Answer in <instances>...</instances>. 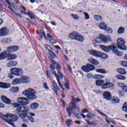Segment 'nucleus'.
Masks as SVG:
<instances>
[{"label": "nucleus", "instance_id": "nucleus-54", "mask_svg": "<svg viewBox=\"0 0 127 127\" xmlns=\"http://www.w3.org/2000/svg\"><path fill=\"white\" fill-rule=\"evenodd\" d=\"M101 88L104 90H105V89H108V84L107 82L102 84V85L101 86Z\"/></svg>", "mask_w": 127, "mask_h": 127}, {"label": "nucleus", "instance_id": "nucleus-23", "mask_svg": "<svg viewBox=\"0 0 127 127\" xmlns=\"http://www.w3.org/2000/svg\"><path fill=\"white\" fill-rule=\"evenodd\" d=\"M99 26L100 29L106 30L108 27V25H107V24L104 22H101L100 23Z\"/></svg>", "mask_w": 127, "mask_h": 127}, {"label": "nucleus", "instance_id": "nucleus-31", "mask_svg": "<svg viewBox=\"0 0 127 127\" xmlns=\"http://www.w3.org/2000/svg\"><path fill=\"white\" fill-rule=\"evenodd\" d=\"M17 58V56L16 55L11 54L10 55H9L8 56V61L9 60H14V59H16Z\"/></svg>", "mask_w": 127, "mask_h": 127}, {"label": "nucleus", "instance_id": "nucleus-3", "mask_svg": "<svg viewBox=\"0 0 127 127\" xmlns=\"http://www.w3.org/2000/svg\"><path fill=\"white\" fill-rule=\"evenodd\" d=\"M13 106L15 108H17L16 112L18 114H20V113H28L29 112V108L28 107L20 106L18 103H13Z\"/></svg>", "mask_w": 127, "mask_h": 127}, {"label": "nucleus", "instance_id": "nucleus-28", "mask_svg": "<svg viewBox=\"0 0 127 127\" xmlns=\"http://www.w3.org/2000/svg\"><path fill=\"white\" fill-rule=\"evenodd\" d=\"M54 75L55 77H56V79L58 81L60 87H61V88L63 89V91H64V90H65V88H63V87H62V85L61 84V83H60V79H59V77L58 76V75H57V73H56V71H54Z\"/></svg>", "mask_w": 127, "mask_h": 127}, {"label": "nucleus", "instance_id": "nucleus-6", "mask_svg": "<svg viewBox=\"0 0 127 127\" xmlns=\"http://www.w3.org/2000/svg\"><path fill=\"white\" fill-rule=\"evenodd\" d=\"M94 42H96L97 43H102V42H104V43H108V39L103 34L99 35V38H96L94 40Z\"/></svg>", "mask_w": 127, "mask_h": 127}, {"label": "nucleus", "instance_id": "nucleus-41", "mask_svg": "<svg viewBox=\"0 0 127 127\" xmlns=\"http://www.w3.org/2000/svg\"><path fill=\"white\" fill-rule=\"evenodd\" d=\"M19 115L20 118L21 119H25V118H27V114L26 113H19Z\"/></svg>", "mask_w": 127, "mask_h": 127}, {"label": "nucleus", "instance_id": "nucleus-10", "mask_svg": "<svg viewBox=\"0 0 127 127\" xmlns=\"http://www.w3.org/2000/svg\"><path fill=\"white\" fill-rule=\"evenodd\" d=\"M9 54L7 50L6 51L3 52L0 54V60H4V59L7 58V57L8 58Z\"/></svg>", "mask_w": 127, "mask_h": 127}, {"label": "nucleus", "instance_id": "nucleus-46", "mask_svg": "<svg viewBox=\"0 0 127 127\" xmlns=\"http://www.w3.org/2000/svg\"><path fill=\"white\" fill-rule=\"evenodd\" d=\"M112 103L114 104H117L120 103V99L118 98H115L112 100Z\"/></svg>", "mask_w": 127, "mask_h": 127}, {"label": "nucleus", "instance_id": "nucleus-9", "mask_svg": "<svg viewBox=\"0 0 127 127\" xmlns=\"http://www.w3.org/2000/svg\"><path fill=\"white\" fill-rule=\"evenodd\" d=\"M27 98L25 97H19L17 98L18 103L24 106L27 105Z\"/></svg>", "mask_w": 127, "mask_h": 127}, {"label": "nucleus", "instance_id": "nucleus-2", "mask_svg": "<svg viewBox=\"0 0 127 127\" xmlns=\"http://www.w3.org/2000/svg\"><path fill=\"white\" fill-rule=\"evenodd\" d=\"M22 95L25 96V97H27L30 100H36L37 98V96H36V90L31 88L23 91Z\"/></svg>", "mask_w": 127, "mask_h": 127}, {"label": "nucleus", "instance_id": "nucleus-52", "mask_svg": "<svg viewBox=\"0 0 127 127\" xmlns=\"http://www.w3.org/2000/svg\"><path fill=\"white\" fill-rule=\"evenodd\" d=\"M120 64L122 66L124 67H127V62L126 61H121L120 62Z\"/></svg>", "mask_w": 127, "mask_h": 127}, {"label": "nucleus", "instance_id": "nucleus-39", "mask_svg": "<svg viewBox=\"0 0 127 127\" xmlns=\"http://www.w3.org/2000/svg\"><path fill=\"white\" fill-rule=\"evenodd\" d=\"M45 50L48 51V53H50L52 51V48H51L49 45H45Z\"/></svg>", "mask_w": 127, "mask_h": 127}, {"label": "nucleus", "instance_id": "nucleus-53", "mask_svg": "<svg viewBox=\"0 0 127 127\" xmlns=\"http://www.w3.org/2000/svg\"><path fill=\"white\" fill-rule=\"evenodd\" d=\"M71 16L72 17V18L76 20H78V19H79L78 15L77 14H71Z\"/></svg>", "mask_w": 127, "mask_h": 127}, {"label": "nucleus", "instance_id": "nucleus-45", "mask_svg": "<svg viewBox=\"0 0 127 127\" xmlns=\"http://www.w3.org/2000/svg\"><path fill=\"white\" fill-rule=\"evenodd\" d=\"M104 77V75L101 74H97L94 76L95 79H103Z\"/></svg>", "mask_w": 127, "mask_h": 127}, {"label": "nucleus", "instance_id": "nucleus-38", "mask_svg": "<svg viewBox=\"0 0 127 127\" xmlns=\"http://www.w3.org/2000/svg\"><path fill=\"white\" fill-rule=\"evenodd\" d=\"M65 124L67 127H70V126H72V125H73V121H72V120L71 119H68L66 121Z\"/></svg>", "mask_w": 127, "mask_h": 127}, {"label": "nucleus", "instance_id": "nucleus-30", "mask_svg": "<svg viewBox=\"0 0 127 127\" xmlns=\"http://www.w3.org/2000/svg\"><path fill=\"white\" fill-rule=\"evenodd\" d=\"M86 66H87L88 72H90V71H93V70H95V66L90 64H88Z\"/></svg>", "mask_w": 127, "mask_h": 127}, {"label": "nucleus", "instance_id": "nucleus-62", "mask_svg": "<svg viewBox=\"0 0 127 127\" xmlns=\"http://www.w3.org/2000/svg\"><path fill=\"white\" fill-rule=\"evenodd\" d=\"M58 75H59V77L61 79H63V75H62V73H61V72H60V71H58Z\"/></svg>", "mask_w": 127, "mask_h": 127}, {"label": "nucleus", "instance_id": "nucleus-40", "mask_svg": "<svg viewBox=\"0 0 127 127\" xmlns=\"http://www.w3.org/2000/svg\"><path fill=\"white\" fill-rule=\"evenodd\" d=\"M116 78L118 80H126V77L124 75L121 74H117L116 75Z\"/></svg>", "mask_w": 127, "mask_h": 127}, {"label": "nucleus", "instance_id": "nucleus-47", "mask_svg": "<svg viewBox=\"0 0 127 127\" xmlns=\"http://www.w3.org/2000/svg\"><path fill=\"white\" fill-rule=\"evenodd\" d=\"M107 84L108 89L109 88H112V87H114V86H115V85L114 84V83H113V82H107Z\"/></svg>", "mask_w": 127, "mask_h": 127}, {"label": "nucleus", "instance_id": "nucleus-18", "mask_svg": "<svg viewBox=\"0 0 127 127\" xmlns=\"http://www.w3.org/2000/svg\"><path fill=\"white\" fill-rule=\"evenodd\" d=\"M52 84L54 86V91L56 95L57 96L58 95V90L59 91H60V88H59V87H58V85H57V84H56V82L54 81H52Z\"/></svg>", "mask_w": 127, "mask_h": 127}, {"label": "nucleus", "instance_id": "nucleus-27", "mask_svg": "<svg viewBox=\"0 0 127 127\" xmlns=\"http://www.w3.org/2000/svg\"><path fill=\"white\" fill-rule=\"evenodd\" d=\"M19 84H21V80L20 78H15L12 82V84L14 85H18Z\"/></svg>", "mask_w": 127, "mask_h": 127}, {"label": "nucleus", "instance_id": "nucleus-33", "mask_svg": "<svg viewBox=\"0 0 127 127\" xmlns=\"http://www.w3.org/2000/svg\"><path fill=\"white\" fill-rule=\"evenodd\" d=\"M19 90V87H13L10 89V92L12 93H17Z\"/></svg>", "mask_w": 127, "mask_h": 127}, {"label": "nucleus", "instance_id": "nucleus-25", "mask_svg": "<svg viewBox=\"0 0 127 127\" xmlns=\"http://www.w3.org/2000/svg\"><path fill=\"white\" fill-rule=\"evenodd\" d=\"M88 62L93 65H99V62L94 59L90 58L88 59Z\"/></svg>", "mask_w": 127, "mask_h": 127}, {"label": "nucleus", "instance_id": "nucleus-59", "mask_svg": "<svg viewBox=\"0 0 127 127\" xmlns=\"http://www.w3.org/2000/svg\"><path fill=\"white\" fill-rule=\"evenodd\" d=\"M43 87L46 90H49V87H48V85H47V83H46V82L43 83Z\"/></svg>", "mask_w": 127, "mask_h": 127}, {"label": "nucleus", "instance_id": "nucleus-15", "mask_svg": "<svg viewBox=\"0 0 127 127\" xmlns=\"http://www.w3.org/2000/svg\"><path fill=\"white\" fill-rule=\"evenodd\" d=\"M21 83H25V84H28L30 82V78L28 76H22L21 77Z\"/></svg>", "mask_w": 127, "mask_h": 127}, {"label": "nucleus", "instance_id": "nucleus-50", "mask_svg": "<svg viewBox=\"0 0 127 127\" xmlns=\"http://www.w3.org/2000/svg\"><path fill=\"white\" fill-rule=\"evenodd\" d=\"M49 54L50 55L52 58H56V55H55V54H54L52 51H51L50 53H49Z\"/></svg>", "mask_w": 127, "mask_h": 127}, {"label": "nucleus", "instance_id": "nucleus-64", "mask_svg": "<svg viewBox=\"0 0 127 127\" xmlns=\"http://www.w3.org/2000/svg\"><path fill=\"white\" fill-rule=\"evenodd\" d=\"M86 77L87 78H91L93 77V75L91 73H87Z\"/></svg>", "mask_w": 127, "mask_h": 127}, {"label": "nucleus", "instance_id": "nucleus-24", "mask_svg": "<svg viewBox=\"0 0 127 127\" xmlns=\"http://www.w3.org/2000/svg\"><path fill=\"white\" fill-rule=\"evenodd\" d=\"M49 60H50L53 64H54V65H56V68L58 71V72L60 71L61 68H60V65H59V64H57L56 62H55V61H54L53 60H52V59H51V58H49Z\"/></svg>", "mask_w": 127, "mask_h": 127}, {"label": "nucleus", "instance_id": "nucleus-32", "mask_svg": "<svg viewBox=\"0 0 127 127\" xmlns=\"http://www.w3.org/2000/svg\"><path fill=\"white\" fill-rule=\"evenodd\" d=\"M105 83V81L101 79H97L96 81L97 86H102Z\"/></svg>", "mask_w": 127, "mask_h": 127}, {"label": "nucleus", "instance_id": "nucleus-19", "mask_svg": "<svg viewBox=\"0 0 127 127\" xmlns=\"http://www.w3.org/2000/svg\"><path fill=\"white\" fill-rule=\"evenodd\" d=\"M88 52L91 55H93V56H95V57H99V55L100 54V52L95 51L94 50H91L88 51Z\"/></svg>", "mask_w": 127, "mask_h": 127}, {"label": "nucleus", "instance_id": "nucleus-43", "mask_svg": "<svg viewBox=\"0 0 127 127\" xmlns=\"http://www.w3.org/2000/svg\"><path fill=\"white\" fill-rule=\"evenodd\" d=\"M65 86L67 90H70V85L69 84V80L68 79L65 80Z\"/></svg>", "mask_w": 127, "mask_h": 127}, {"label": "nucleus", "instance_id": "nucleus-14", "mask_svg": "<svg viewBox=\"0 0 127 127\" xmlns=\"http://www.w3.org/2000/svg\"><path fill=\"white\" fill-rule=\"evenodd\" d=\"M79 34L77 32H73V33H70L68 36L70 39H72L74 40H77V38Z\"/></svg>", "mask_w": 127, "mask_h": 127}, {"label": "nucleus", "instance_id": "nucleus-63", "mask_svg": "<svg viewBox=\"0 0 127 127\" xmlns=\"http://www.w3.org/2000/svg\"><path fill=\"white\" fill-rule=\"evenodd\" d=\"M50 41L51 42V43H52V44H55V43H56V41H55V40H53V39H50Z\"/></svg>", "mask_w": 127, "mask_h": 127}, {"label": "nucleus", "instance_id": "nucleus-42", "mask_svg": "<svg viewBox=\"0 0 127 127\" xmlns=\"http://www.w3.org/2000/svg\"><path fill=\"white\" fill-rule=\"evenodd\" d=\"M81 70L85 72V73H89V69H88V67L87 65H83L81 66Z\"/></svg>", "mask_w": 127, "mask_h": 127}, {"label": "nucleus", "instance_id": "nucleus-61", "mask_svg": "<svg viewBox=\"0 0 127 127\" xmlns=\"http://www.w3.org/2000/svg\"><path fill=\"white\" fill-rule=\"evenodd\" d=\"M122 89L123 90V91H124V92H126V93H127V85H125L123 88Z\"/></svg>", "mask_w": 127, "mask_h": 127}, {"label": "nucleus", "instance_id": "nucleus-36", "mask_svg": "<svg viewBox=\"0 0 127 127\" xmlns=\"http://www.w3.org/2000/svg\"><path fill=\"white\" fill-rule=\"evenodd\" d=\"M93 19H95V20H96L97 21H101L102 19H103L102 16L99 15H94L93 17Z\"/></svg>", "mask_w": 127, "mask_h": 127}, {"label": "nucleus", "instance_id": "nucleus-4", "mask_svg": "<svg viewBox=\"0 0 127 127\" xmlns=\"http://www.w3.org/2000/svg\"><path fill=\"white\" fill-rule=\"evenodd\" d=\"M126 42L123 38H119L117 40V46L121 50H127V47L125 46Z\"/></svg>", "mask_w": 127, "mask_h": 127}, {"label": "nucleus", "instance_id": "nucleus-22", "mask_svg": "<svg viewBox=\"0 0 127 127\" xmlns=\"http://www.w3.org/2000/svg\"><path fill=\"white\" fill-rule=\"evenodd\" d=\"M112 51H113V53L116 54L117 56H119L120 57L123 56V54L121 52H120V51H118V50H117V47L115 46H114V48Z\"/></svg>", "mask_w": 127, "mask_h": 127}, {"label": "nucleus", "instance_id": "nucleus-13", "mask_svg": "<svg viewBox=\"0 0 127 127\" xmlns=\"http://www.w3.org/2000/svg\"><path fill=\"white\" fill-rule=\"evenodd\" d=\"M103 97L107 101H111L112 99V94L109 91H105L103 94Z\"/></svg>", "mask_w": 127, "mask_h": 127}, {"label": "nucleus", "instance_id": "nucleus-60", "mask_svg": "<svg viewBox=\"0 0 127 127\" xmlns=\"http://www.w3.org/2000/svg\"><path fill=\"white\" fill-rule=\"evenodd\" d=\"M106 39H107V42L108 41H113V39L109 35L107 36Z\"/></svg>", "mask_w": 127, "mask_h": 127}, {"label": "nucleus", "instance_id": "nucleus-35", "mask_svg": "<svg viewBox=\"0 0 127 127\" xmlns=\"http://www.w3.org/2000/svg\"><path fill=\"white\" fill-rule=\"evenodd\" d=\"M76 40L77 41H79V42H83L84 40H85V39H84V37L82 36L81 35H79L77 36V38L76 39Z\"/></svg>", "mask_w": 127, "mask_h": 127}, {"label": "nucleus", "instance_id": "nucleus-17", "mask_svg": "<svg viewBox=\"0 0 127 127\" xmlns=\"http://www.w3.org/2000/svg\"><path fill=\"white\" fill-rule=\"evenodd\" d=\"M1 99L2 101H3L5 104H6L7 105H10V104H11V101L4 95H2L1 96Z\"/></svg>", "mask_w": 127, "mask_h": 127}, {"label": "nucleus", "instance_id": "nucleus-29", "mask_svg": "<svg viewBox=\"0 0 127 127\" xmlns=\"http://www.w3.org/2000/svg\"><path fill=\"white\" fill-rule=\"evenodd\" d=\"M96 72H97V73H100L101 74H107V70L103 68L96 69Z\"/></svg>", "mask_w": 127, "mask_h": 127}, {"label": "nucleus", "instance_id": "nucleus-11", "mask_svg": "<svg viewBox=\"0 0 127 127\" xmlns=\"http://www.w3.org/2000/svg\"><path fill=\"white\" fill-rule=\"evenodd\" d=\"M115 46H109L108 47H106L105 46L101 45L100 46V48L102 49V50L104 51L105 52H109L110 50H114Z\"/></svg>", "mask_w": 127, "mask_h": 127}, {"label": "nucleus", "instance_id": "nucleus-12", "mask_svg": "<svg viewBox=\"0 0 127 127\" xmlns=\"http://www.w3.org/2000/svg\"><path fill=\"white\" fill-rule=\"evenodd\" d=\"M8 34V29L5 27H3L0 29V36H5Z\"/></svg>", "mask_w": 127, "mask_h": 127}, {"label": "nucleus", "instance_id": "nucleus-56", "mask_svg": "<svg viewBox=\"0 0 127 127\" xmlns=\"http://www.w3.org/2000/svg\"><path fill=\"white\" fill-rule=\"evenodd\" d=\"M118 94L120 97H124V96H125V92H124L123 91H119L118 92Z\"/></svg>", "mask_w": 127, "mask_h": 127}, {"label": "nucleus", "instance_id": "nucleus-34", "mask_svg": "<svg viewBox=\"0 0 127 127\" xmlns=\"http://www.w3.org/2000/svg\"><path fill=\"white\" fill-rule=\"evenodd\" d=\"M98 57H100L101 58H103V59H106L108 58V55L105 53L99 52V55Z\"/></svg>", "mask_w": 127, "mask_h": 127}, {"label": "nucleus", "instance_id": "nucleus-7", "mask_svg": "<svg viewBox=\"0 0 127 127\" xmlns=\"http://www.w3.org/2000/svg\"><path fill=\"white\" fill-rule=\"evenodd\" d=\"M72 109H74V110H76L77 109L78 111L79 110H80V108L76 106V103H75L74 102H72L69 104V108L66 109L67 114H68V117H71L72 114L71 111H73Z\"/></svg>", "mask_w": 127, "mask_h": 127}, {"label": "nucleus", "instance_id": "nucleus-48", "mask_svg": "<svg viewBox=\"0 0 127 127\" xmlns=\"http://www.w3.org/2000/svg\"><path fill=\"white\" fill-rule=\"evenodd\" d=\"M118 32L119 34L124 33V32H125V28L122 27L119 28V29L118 30Z\"/></svg>", "mask_w": 127, "mask_h": 127}, {"label": "nucleus", "instance_id": "nucleus-5", "mask_svg": "<svg viewBox=\"0 0 127 127\" xmlns=\"http://www.w3.org/2000/svg\"><path fill=\"white\" fill-rule=\"evenodd\" d=\"M11 74L15 75V76H20L23 74V70L21 68L14 67L10 69Z\"/></svg>", "mask_w": 127, "mask_h": 127}, {"label": "nucleus", "instance_id": "nucleus-51", "mask_svg": "<svg viewBox=\"0 0 127 127\" xmlns=\"http://www.w3.org/2000/svg\"><path fill=\"white\" fill-rule=\"evenodd\" d=\"M83 13L85 15V19H86V20L90 19V15H89V14H88V13L84 12Z\"/></svg>", "mask_w": 127, "mask_h": 127}, {"label": "nucleus", "instance_id": "nucleus-37", "mask_svg": "<svg viewBox=\"0 0 127 127\" xmlns=\"http://www.w3.org/2000/svg\"><path fill=\"white\" fill-rule=\"evenodd\" d=\"M118 72L119 74H121V75H125L127 74V71L124 68H119L118 69Z\"/></svg>", "mask_w": 127, "mask_h": 127}, {"label": "nucleus", "instance_id": "nucleus-21", "mask_svg": "<svg viewBox=\"0 0 127 127\" xmlns=\"http://www.w3.org/2000/svg\"><path fill=\"white\" fill-rule=\"evenodd\" d=\"M2 44H10L11 43V39L10 38H4L1 40Z\"/></svg>", "mask_w": 127, "mask_h": 127}, {"label": "nucleus", "instance_id": "nucleus-1", "mask_svg": "<svg viewBox=\"0 0 127 127\" xmlns=\"http://www.w3.org/2000/svg\"><path fill=\"white\" fill-rule=\"evenodd\" d=\"M0 118L5 123H7V124L13 127H15V125L12 122H16L18 120V117L16 115L9 113H6V115H1V113H0Z\"/></svg>", "mask_w": 127, "mask_h": 127}, {"label": "nucleus", "instance_id": "nucleus-8", "mask_svg": "<svg viewBox=\"0 0 127 127\" xmlns=\"http://www.w3.org/2000/svg\"><path fill=\"white\" fill-rule=\"evenodd\" d=\"M18 49H19V48L17 46H11L6 48V50L8 51L9 54L17 51Z\"/></svg>", "mask_w": 127, "mask_h": 127}, {"label": "nucleus", "instance_id": "nucleus-57", "mask_svg": "<svg viewBox=\"0 0 127 127\" xmlns=\"http://www.w3.org/2000/svg\"><path fill=\"white\" fill-rule=\"evenodd\" d=\"M97 112L100 114V115H101V116H103V117H106V118L108 117L107 115H106L105 114L103 113V112H101V111L97 109Z\"/></svg>", "mask_w": 127, "mask_h": 127}, {"label": "nucleus", "instance_id": "nucleus-58", "mask_svg": "<svg viewBox=\"0 0 127 127\" xmlns=\"http://www.w3.org/2000/svg\"><path fill=\"white\" fill-rule=\"evenodd\" d=\"M125 84L123 83L118 82L117 83V87H123L125 86Z\"/></svg>", "mask_w": 127, "mask_h": 127}, {"label": "nucleus", "instance_id": "nucleus-44", "mask_svg": "<svg viewBox=\"0 0 127 127\" xmlns=\"http://www.w3.org/2000/svg\"><path fill=\"white\" fill-rule=\"evenodd\" d=\"M122 110L124 112H126L127 113V102H125L123 104V106L122 107Z\"/></svg>", "mask_w": 127, "mask_h": 127}, {"label": "nucleus", "instance_id": "nucleus-20", "mask_svg": "<svg viewBox=\"0 0 127 127\" xmlns=\"http://www.w3.org/2000/svg\"><path fill=\"white\" fill-rule=\"evenodd\" d=\"M18 63L16 62L11 61L7 64V66L9 68H11V67H14L17 66Z\"/></svg>", "mask_w": 127, "mask_h": 127}, {"label": "nucleus", "instance_id": "nucleus-49", "mask_svg": "<svg viewBox=\"0 0 127 127\" xmlns=\"http://www.w3.org/2000/svg\"><path fill=\"white\" fill-rule=\"evenodd\" d=\"M105 31H106L107 32H108V33H113V29H112V28L108 27L107 26V28L106 29V30H105Z\"/></svg>", "mask_w": 127, "mask_h": 127}, {"label": "nucleus", "instance_id": "nucleus-55", "mask_svg": "<svg viewBox=\"0 0 127 127\" xmlns=\"http://www.w3.org/2000/svg\"><path fill=\"white\" fill-rule=\"evenodd\" d=\"M27 119H28L31 123H34L35 122L34 119H33L31 116H27Z\"/></svg>", "mask_w": 127, "mask_h": 127}, {"label": "nucleus", "instance_id": "nucleus-26", "mask_svg": "<svg viewBox=\"0 0 127 127\" xmlns=\"http://www.w3.org/2000/svg\"><path fill=\"white\" fill-rule=\"evenodd\" d=\"M38 103H33L31 104L30 108L31 110H37V108L39 107Z\"/></svg>", "mask_w": 127, "mask_h": 127}, {"label": "nucleus", "instance_id": "nucleus-16", "mask_svg": "<svg viewBox=\"0 0 127 127\" xmlns=\"http://www.w3.org/2000/svg\"><path fill=\"white\" fill-rule=\"evenodd\" d=\"M10 87H11L10 83L0 82V87L2 89H8L9 88H10Z\"/></svg>", "mask_w": 127, "mask_h": 127}]
</instances>
